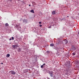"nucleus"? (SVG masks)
<instances>
[{
  "label": "nucleus",
  "instance_id": "f257e3e1",
  "mask_svg": "<svg viewBox=\"0 0 79 79\" xmlns=\"http://www.w3.org/2000/svg\"><path fill=\"white\" fill-rule=\"evenodd\" d=\"M9 73L11 74H13V75H15L16 74V73L14 71L11 70L10 71Z\"/></svg>",
  "mask_w": 79,
  "mask_h": 79
},
{
  "label": "nucleus",
  "instance_id": "f03ea898",
  "mask_svg": "<svg viewBox=\"0 0 79 79\" xmlns=\"http://www.w3.org/2000/svg\"><path fill=\"white\" fill-rule=\"evenodd\" d=\"M49 74H50V76L51 77H53V72L52 71H50L49 72Z\"/></svg>",
  "mask_w": 79,
  "mask_h": 79
},
{
  "label": "nucleus",
  "instance_id": "7ed1b4c3",
  "mask_svg": "<svg viewBox=\"0 0 79 79\" xmlns=\"http://www.w3.org/2000/svg\"><path fill=\"white\" fill-rule=\"evenodd\" d=\"M45 63H44V64H43V65H41V68H45Z\"/></svg>",
  "mask_w": 79,
  "mask_h": 79
},
{
  "label": "nucleus",
  "instance_id": "20e7f679",
  "mask_svg": "<svg viewBox=\"0 0 79 79\" xmlns=\"http://www.w3.org/2000/svg\"><path fill=\"white\" fill-rule=\"evenodd\" d=\"M23 23H27V20L24 19L23 20Z\"/></svg>",
  "mask_w": 79,
  "mask_h": 79
},
{
  "label": "nucleus",
  "instance_id": "39448f33",
  "mask_svg": "<svg viewBox=\"0 0 79 79\" xmlns=\"http://www.w3.org/2000/svg\"><path fill=\"white\" fill-rule=\"evenodd\" d=\"M52 15H56V12L55 11H52Z\"/></svg>",
  "mask_w": 79,
  "mask_h": 79
},
{
  "label": "nucleus",
  "instance_id": "423d86ee",
  "mask_svg": "<svg viewBox=\"0 0 79 79\" xmlns=\"http://www.w3.org/2000/svg\"><path fill=\"white\" fill-rule=\"evenodd\" d=\"M10 54H7L6 55V58H8V57H10Z\"/></svg>",
  "mask_w": 79,
  "mask_h": 79
},
{
  "label": "nucleus",
  "instance_id": "0eeeda50",
  "mask_svg": "<svg viewBox=\"0 0 79 79\" xmlns=\"http://www.w3.org/2000/svg\"><path fill=\"white\" fill-rule=\"evenodd\" d=\"M30 12H31V13H34V11L33 10H31L30 11Z\"/></svg>",
  "mask_w": 79,
  "mask_h": 79
},
{
  "label": "nucleus",
  "instance_id": "6e6552de",
  "mask_svg": "<svg viewBox=\"0 0 79 79\" xmlns=\"http://www.w3.org/2000/svg\"><path fill=\"white\" fill-rule=\"evenodd\" d=\"M50 46L51 47H53V46H54V44H50Z\"/></svg>",
  "mask_w": 79,
  "mask_h": 79
},
{
  "label": "nucleus",
  "instance_id": "1a4fd4ad",
  "mask_svg": "<svg viewBox=\"0 0 79 79\" xmlns=\"http://www.w3.org/2000/svg\"><path fill=\"white\" fill-rule=\"evenodd\" d=\"M27 70L26 69L23 71V73H27Z\"/></svg>",
  "mask_w": 79,
  "mask_h": 79
},
{
  "label": "nucleus",
  "instance_id": "9d476101",
  "mask_svg": "<svg viewBox=\"0 0 79 79\" xmlns=\"http://www.w3.org/2000/svg\"><path fill=\"white\" fill-rule=\"evenodd\" d=\"M64 43L65 44H68V40H66L64 41Z\"/></svg>",
  "mask_w": 79,
  "mask_h": 79
},
{
  "label": "nucleus",
  "instance_id": "9b49d317",
  "mask_svg": "<svg viewBox=\"0 0 79 79\" xmlns=\"http://www.w3.org/2000/svg\"><path fill=\"white\" fill-rule=\"evenodd\" d=\"M32 3L33 5H36L35 3L34 2H33Z\"/></svg>",
  "mask_w": 79,
  "mask_h": 79
},
{
  "label": "nucleus",
  "instance_id": "f8f14e48",
  "mask_svg": "<svg viewBox=\"0 0 79 79\" xmlns=\"http://www.w3.org/2000/svg\"><path fill=\"white\" fill-rule=\"evenodd\" d=\"M5 26H9V25L8 24V23H6L5 24Z\"/></svg>",
  "mask_w": 79,
  "mask_h": 79
},
{
  "label": "nucleus",
  "instance_id": "ddd939ff",
  "mask_svg": "<svg viewBox=\"0 0 79 79\" xmlns=\"http://www.w3.org/2000/svg\"><path fill=\"white\" fill-rule=\"evenodd\" d=\"M12 47L13 48H15L16 47V46H15V45H12Z\"/></svg>",
  "mask_w": 79,
  "mask_h": 79
},
{
  "label": "nucleus",
  "instance_id": "4468645a",
  "mask_svg": "<svg viewBox=\"0 0 79 79\" xmlns=\"http://www.w3.org/2000/svg\"><path fill=\"white\" fill-rule=\"evenodd\" d=\"M18 52H20V51H21V49H20V48H19L18 49Z\"/></svg>",
  "mask_w": 79,
  "mask_h": 79
},
{
  "label": "nucleus",
  "instance_id": "2eb2a0df",
  "mask_svg": "<svg viewBox=\"0 0 79 79\" xmlns=\"http://www.w3.org/2000/svg\"><path fill=\"white\" fill-rule=\"evenodd\" d=\"M73 55L74 56V55H76V54L75 53L73 52Z\"/></svg>",
  "mask_w": 79,
  "mask_h": 79
},
{
  "label": "nucleus",
  "instance_id": "dca6fc26",
  "mask_svg": "<svg viewBox=\"0 0 79 79\" xmlns=\"http://www.w3.org/2000/svg\"><path fill=\"white\" fill-rule=\"evenodd\" d=\"M15 47H18V46L17 45H15Z\"/></svg>",
  "mask_w": 79,
  "mask_h": 79
},
{
  "label": "nucleus",
  "instance_id": "f3484780",
  "mask_svg": "<svg viewBox=\"0 0 79 79\" xmlns=\"http://www.w3.org/2000/svg\"><path fill=\"white\" fill-rule=\"evenodd\" d=\"M40 27H42V25L41 24H40Z\"/></svg>",
  "mask_w": 79,
  "mask_h": 79
},
{
  "label": "nucleus",
  "instance_id": "a211bd4d",
  "mask_svg": "<svg viewBox=\"0 0 79 79\" xmlns=\"http://www.w3.org/2000/svg\"><path fill=\"white\" fill-rule=\"evenodd\" d=\"M12 40H14V37H12Z\"/></svg>",
  "mask_w": 79,
  "mask_h": 79
},
{
  "label": "nucleus",
  "instance_id": "6ab92c4d",
  "mask_svg": "<svg viewBox=\"0 0 79 79\" xmlns=\"http://www.w3.org/2000/svg\"><path fill=\"white\" fill-rule=\"evenodd\" d=\"M15 27H18V25H16Z\"/></svg>",
  "mask_w": 79,
  "mask_h": 79
},
{
  "label": "nucleus",
  "instance_id": "aec40b11",
  "mask_svg": "<svg viewBox=\"0 0 79 79\" xmlns=\"http://www.w3.org/2000/svg\"><path fill=\"white\" fill-rule=\"evenodd\" d=\"M47 53H50V52H49V51H47Z\"/></svg>",
  "mask_w": 79,
  "mask_h": 79
},
{
  "label": "nucleus",
  "instance_id": "412c9836",
  "mask_svg": "<svg viewBox=\"0 0 79 79\" xmlns=\"http://www.w3.org/2000/svg\"><path fill=\"white\" fill-rule=\"evenodd\" d=\"M74 50H76V48H75V47H74Z\"/></svg>",
  "mask_w": 79,
  "mask_h": 79
},
{
  "label": "nucleus",
  "instance_id": "4be33fe9",
  "mask_svg": "<svg viewBox=\"0 0 79 79\" xmlns=\"http://www.w3.org/2000/svg\"><path fill=\"white\" fill-rule=\"evenodd\" d=\"M39 24H42V22H39Z\"/></svg>",
  "mask_w": 79,
  "mask_h": 79
},
{
  "label": "nucleus",
  "instance_id": "5701e85b",
  "mask_svg": "<svg viewBox=\"0 0 79 79\" xmlns=\"http://www.w3.org/2000/svg\"><path fill=\"white\" fill-rule=\"evenodd\" d=\"M9 40H11V39L10 38V39H9Z\"/></svg>",
  "mask_w": 79,
  "mask_h": 79
},
{
  "label": "nucleus",
  "instance_id": "b1692460",
  "mask_svg": "<svg viewBox=\"0 0 79 79\" xmlns=\"http://www.w3.org/2000/svg\"><path fill=\"white\" fill-rule=\"evenodd\" d=\"M57 45H58L59 44V43H56Z\"/></svg>",
  "mask_w": 79,
  "mask_h": 79
},
{
  "label": "nucleus",
  "instance_id": "393cba45",
  "mask_svg": "<svg viewBox=\"0 0 79 79\" xmlns=\"http://www.w3.org/2000/svg\"><path fill=\"white\" fill-rule=\"evenodd\" d=\"M29 6H31V5L30 4H29Z\"/></svg>",
  "mask_w": 79,
  "mask_h": 79
},
{
  "label": "nucleus",
  "instance_id": "a878e982",
  "mask_svg": "<svg viewBox=\"0 0 79 79\" xmlns=\"http://www.w3.org/2000/svg\"><path fill=\"white\" fill-rule=\"evenodd\" d=\"M49 28H51V26L49 27Z\"/></svg>",
  "mask_w": 79,
  "mask_h": 79
},
{
  "label": "nucleus",
  "instance_id": "bb28decb",
  "mask_svg": "<svg viewBox=\"0 0 79 79\" xmlns=\"http://www.w3.org/2000/svg\"><path fill=\"white\" fill-rule=\"evenodd\" d=\"M10 2H11V0H8V1H10Z\"/></svg>",
  "mask_w": 79,
  "mask_h": 79
},
{
  "label": "nucleus",
  "instance_id": "cd10ccee",
  "mask_svg": "<svg viewBox=\"0 0 79 79\" xmlns=\"http://www.w3.org/2000/svg\"><path fill=\"white\" fill-rule=\"evenodd\" d=\"M1 64H3V63H1Z\"/></svg>",
  "mask_w": 79,
  "mask_h": 79
},
{
  "label": "nucleus",
  "instance_id": "c85d7f7f",
  "mask_svg": "<svg viewBox=\"0 0 79 79\" xmlns=\"http://www.w3.org/2000/svg\"><path fill=\"white\" fill-rule=\"evenodd\" d=\"M67 17H69V16H67Z\"/></svg>",
  "mask_w": 79,
  "mask_h": 79
}]
</instances>
